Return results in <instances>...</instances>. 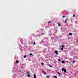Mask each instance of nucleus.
Masks as SVG:
<instances>
[{"label": "nucleus", "instance_id": "20e7f679", "mask_svg": "<svg viewBox=\"0 0 78 78\" xmlns=\"http://www.w3.org/2000/svg\"><path fill=\"white\" fill-rule=\"evenodd\" d=\"M67 22V18H66V19L65 20L64 23H66V22Z\"/></svg>", "mask_w": 78, "mask_h": 78}, {"label": "nucleus", "instance_id": "2eb2a0df", "mask_svg": "<svg viewBox=\"0 0 78 78\" xmlns=\"http://www.w3.org/2000/svg\"><path fill=\"white\" fill-rule=\"evenodd\" d=\"M26 57H27V56H26V55H25L23 57H24V58H26Z\"/></svg>", "mask_w": 78, "mask_h": 78}, {"label": "nucleus", "instance_id": "6ab92c4d", "mask_svg": "<svg viewBox=\"0 0 78 78\" xmlns=\"http://www.w3.org/2000/svg\"><path fill=\"white\" fill-rule=\"evenodd\" d=\"M44 75H47V73H46L45 72H44Z\"/></svg>", "mask_w": 78, "mask_h": 78}, {"label": "nucleus", "instance_id": "4be33fe9", "mask_svg": "<svg viewBox=\"0 0 78 78\" xmlns=\"http://www.w3.org/2000/svg\"><path fill=\"white\" fill-rule=\"evenodd\" d=\"M55 78H57V77H56V76H54Z\"/></svg>", "mask_w": 78, "mask_h": 78}, {"label": "nucleus", "instance_id": "f8f14e48", "mask_svg": "<svg viewBox=\"0 0 78 78\" xmlns=\"http://www.w3.org/2000/svg\"><path fill=\"white\" fill-rule=\"evenodd\" d=\"M58 26H61V24H60L59 23H58Z\"/></svg>", "mask_w": 78, "mask_h": 78}, {"label": "nucleus", "instance_id": "f257e3e1", "mask_svg": "<svg viewBox=\"0 0 78 78\" xmlns=\"http://www.w3.org/2000/svg\"><path fill=\"white\" fill-rule=\"evenodd\" d=\"M27 76L28 78L30 76V73L29 72H28L27 73Z\"/></svg>", "mask_w": 78, "mask_h": 78}, {"label": "nucleus", "instance_id": "423d86ee", "mask_svg": "<svg viewBox=\"0 0 78 78\" xmlns=\"http://www.w3.org/2000/svg\"><path fill=\"white\" fill-rule=\"evenodd\" d=\"M34 78H36V75L35 74L34 75Z\"/></svg>", "mask_w": 78, "mask_h": 78}, {"label": "nucleus", "instance_id": "6e6552de", "mask_svg": "<svg viewBox=\"0 0 78 78\" xmlns=\"http://www.w3.org/2000/svg\"><path fill=\"white\" fill-rule=\"evenodd\" d=\"M75 61L74 60L73 61V64H74V63H75Z\"/></svg>", "mask_w": 78, "mask_h": 78}, {"label": "nucleus", "instance_id": "412c9836", "mask_svg": "<svg viewBox=\"0 0 78 78\" xmlns=\"http://www.w3.org/2000/svg\"><path fill=\"white\" fill-rule=\"evenodd\" d=\"M75 15H73V17H75Z\"/></svg>", "mask_w": 78, "mask_h": 78}, {"label": "nucleus", "instance_id": "5701e85b", "mask_svg": "<svg viewBox=\"0 0 78 78\" xmlns=\"http://www.w3.org/2000/svg\"><path fill=\"white\" fill-rule=\"evenodd\" d=\"M62 17H63V18H64V17H65V16H63Z\"/></svg>", "mask_w": 78, "mask_h": 78}, {"label": "nucleus", "instance_id": "f3484780", "mask_svg": "<svg viewBox=\"0 0 78 78\" xmlns=\"http://www.w3.org/2000/svg\"><path fill=\"white\" fill-rule=\"evenodd\" d=\"M41 65H44V63L42 62L41 63Z\"/></svg>", "mask_w": 78, "mask_h": 78}, {"label": "nucleus", "instance_id": "39448f33", "mask_svg": "<svg viewBox=\"0 0 78 78\" xmlns=\"http://www.w3.org/2000/svg\"><path fill=\"white\" fill-rule=\"evenodd\" d=\"M69 36H72V33H70L69 34Z\"/></svg>", "mask_w": 78, "mask_h": 78}, {"label": "nucleus", "instance_id": "a211bd4d", "mask_svg": "<svg viewBox=\"0 0 78 78\" xmlns=\"http://www.w3.org/2000/svg\"><path fill=\"white\" fill-rule=\"evenodd\" d=\"M36 44V43L35 42H34L33 43V45H35Z\"/></svg>", "mask_w": 78, "mask_h": 78}, {"label": "nucleus", "instance_id": "ddd939ff", "mask_svg": "<svg viewBox=\"0 0 78 78\" xmlns=\"http://www.w3.org/2000/svg\"><path fill=\"white\" fill-rule=\"evenodd\" d=\"M58 61H61V59H58Z\"/></svg>", "mask_w": 78, "mask_h": 78}, {"label": "nucleus", "instance_id": "b1692460", "mask_svg": "<svg viewBox=\"0 0 78 78\" xmlns=\"http://www.w3.org/2000/svg\"><path fill=\"white\" fill-rule=\"evenodd\" d=\"M51 22L50 21H49V22H48V23L49 24V23H50Z\"/></svg>", "mask_w": 78, "mask_h": 78}, {"label": "nucleus", "instance_id": "1a4fd4ad", "mask_svg": "<svg viewBox=\"0 0 78 78\" xmlns=\"http://www.w3.org/2000/svg\"><path fill=\"white\" fill-rule=\"evenodd\" d=\"M65 46H64V45H62V48H64V47Z\"/></svg>", "mask_w": 78, "mask_h": 78}, {"label": "nucleus", "instance_id": "9b49d317", "mask_svg": "<svg viewBox=\"0 0 78 78\" xmlns=\"http://www.w3.org/2000/svg\"><path fill=\"white\" fill-rule=\"evenodd\" d=\"M58 74V75H61V74L60 73H59V72H58L57 73Z\"/></svg>", "mask_w": 78, "mask_h": 78}, {"label": "nucleus", "instance_id": "7ed1b4c3", "mask_svg": "<svg viewBox=\"0 0 78 78\" xmlns=\"http://www.w3.org/2000/svg\"><path fill=\"white\" fill-rule=\"evenodd\" d=\"M55 53H56V55H58V51H55Z\"/></svg>", "mask_w": 78, "mask_h": 78}, {"label": "nucleus", "instance_id": "dca6fc26", "mask_svg": "<svg viewBox=\"0 0 78 78\" xmlns=\"http://www.w3.org/2000/svg\"><path fill=\"white\" fill-rule=\"evenodd\" d=\"M30 56H33V54H30Z\"/></svg>", "mask_w": 78, "mask_h": 78}, {"label": "nucleus", "instance_id": "0eeeda50", "mask_svg": "<svg viewBox=\"0 0 78 78\" xmlns=\"http://www.w3.org/2000/svg\"><path fill=\"white\" fill-rule=\"evenodd\" d=\"M64 62H64V61H62V64H64Z\"/></svg>", "mask_w": 78, "mask_h": 78}, {"label": "nucleus", "instance_id": "393cba45", "mask_svg": "<svg viewBox=\"0 0 78 78\" xmlns=\"http://www.w3.org/2000/svg\"><path fill=\"white\" fill-rule=\"evenodd\" d=\"M50 67H52V66H51V65L50 66Z\"/></svg>", "mask_w": 78, "mask_h": 78}, {"label": "nucleus", "instance_id": "9d476101", "mask_svg": "<svg viewBox=\"0 0 78 78\" xmlns=\"http://www.w3.org/2000/svg\"><path fill=\"white\" fill-rule=\"evenodd\" d=\"M64 49V48H61V49L62 50H63Z\"/></svg>", "mask_w": 78, "mask_h": 78}, {"label": "nucleus", "instance_id": "aec40b11", "mask_svg": "<svg viewBox=\"0 0 78 78\" xmlns=\"http://www.w3.org/2000/svg\"><path fill=\"white\" fill-rule=\"evenodd\" d=\"M47 78H49V76H47Z\"/></svg>", "mask_w": 78, "mask_h": 78}, {"label": "nucleus", "instance_id": "f03ea898", "mask_svg": "<svg viewBox=\"0 0 78 78\" xmlns=\"http://www.w3.org/2000/svg\"><path fill=\"white\" fill-rule=\"evenodd\" d=\"M62 71H64V72L65 73H66V72H67V71L66 70V69H65L64 68H63L62 69Z\"/></svg>", "mask_w": 78, "mask_h": 78}, {"label": "nucleus", "instance_id": "4468645a", "mask_svg": "<svg viewBox=\"0 0 78 78\" xmlns=\"http://www.w3.org/2000/svg\"><path fill=\"white\" fill-rule=\"evenodd\" d=\"M16 63H18V62H19V61H16Z\"/></svg>", "mask_w": 78, "mask_h": 78}]
</instances>
